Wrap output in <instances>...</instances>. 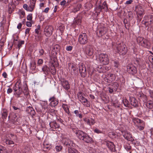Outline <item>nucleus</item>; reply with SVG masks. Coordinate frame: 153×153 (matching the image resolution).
Segmentation results:
<instances>
[{"instance_id": "obj_1", "label": "nucleus", "mask_w": 153, "mask_h": 153, "mask_svg": "<svg viewBox=\"0 0 153 153\" xmlns=\"http://www.w3.org/2000/svg\"><path fill=\"white\" fill-rule=\"evenodd\" d=\"M76 136L80 140L87 143H91L93 142L92 138L87 134L81 130H76L75 132Z\"/></svg>"}, {"instance_id": "obj_2", "label": "nucleus", "mask_w": 153, "mask_h": 153, "mask_svg": "<svg viewBox=\"0 0 153 153\" xmlns=\"http://www.w3.org/2000/svg\"><path fill=\"white\" fill-rule=\"evenodd\" d=\"M36 0H29L28 5L26 4H24L23 7L27 11L32 12L35 7Z\"/></svg>"}, {"instance_id": "obj_3", "label": "nucleus", "mask_w": 153, "mask_h": 153, "mask_svg": "<svg viewBox=\"0 0 153 153\" xmlns=\"http://www.w3.org/2000/svg\"><path fill=\"white\" fill-rule=\"evenodd\" d=\"M117 48L118 52L120 55H124L127 51L126 45L122 42L117 44Z\"/></svg>"}, {"instance_id": "obj_4", "label": "nucleus", "mask_w": 153, "mask_h": 153, "mask_svg": "<svg viewBox=\"0 0 153 153\" xmlns=\"http://www.w3.org/2000/svg\"><path fill=\"white\" fill-rule=\"evenodd\" d=\"M99 58L101 62L104 65H107L109 62L108 56L106 53H100L99 55Z\"/></svg>"}, {"instance_id": "obj_5", "label": "nucleus", "mask_w": 153, "mask_h": 153, "mask_svg": "<svg viewBox=\"0 0 153 153\" xmlns=\"http://www.w3.org/2000/svg\"><path fill=\"white\" fill-rule=\"evenodd\" d=\"M137 41L139 45L145 48H148L149 46V41L143 37H138L137 38Z\"/></svg>"}, {"instance_id": "obj_6", "label": "nucleus", "mask_w": 153, "mask_h": 153, "mask_svg": "<svg viewBox=\"0 0 153 153\" xmlns=\"http://www.w3.org/2000/svg\"><path fill=\"white\" fill-rule=\"evenodd\" d=\"M78 42L81 45H85L88 42L87 34L85 33L79 35L78 38Z\"/></svg>"}, {"instance_id": "obj_7", "label": "nucleus", "mask_w": 153, "mask_h": 153, "mask_svg": "<svg viewBox=\"0 0 153 153\" xmlns=\"http://www.w3.org/2000/svg\"><path fill=\"white\" fill-rule=\"evenodd\" d=\"M85 51L88 56H91L94 53V49L93 46L91 45H88L84 47Z\"/></svg>"}, {"instance_id": "obj_8", "label": "nucleus", "mask_w": 153, "mask_h": 153, "mask_svg": "<svg viewBox=\"0 0 153 153\" xmlns=\"http://www.w3.org/2000/svg\"><path fill=\"white\" fill-rule=\"evenodd\" d=\"M107 28L103 25L99 26L98 29L97 34L99 37L104 35L107 31Z\"/></svg>"}, {"instance_id": "obj_9", "label": "nucleus", "mask_w": 153, "mask_h": 153, "mask_svg": "<svg viewBox=\"0 0 153 153\" xmlns=\"http://www.w3.org/2000/svg\"><path fill=\"white\" fill-rule=\"evenodd\" d=\"M53 30V27L52 26H46L44 29V33L46 36L49 37L52 34Z\"/></svg>"}, {"instance_id": "obj_10", "label": "nucleus", "mask_w": 153, "mask_h": 153, "mask_svg": "<svg viewBox=\"0 0 153 153\" xmlns=\"http://www.w3.org/2000/svg\"><path fill=\"white\" fill-rule=\"evenodd\" d=\"M21 87V81L19 80L16 83L14 88V90L17 95H20L22 93V90Z\"/></svg>"}, {"instance_id": "obj_11", "label": "nucleus", "mask_w": 153, "mask_h": 153, "mask_svg": "<svg viewBox=\"0 0 153 153\" xmlns=\"http://www.w3.org/2000/svg\"><path fill=\"white\" fill-rule=\"evenodd\" d=\"M116 78V76L115 74H108L104 78L105 81L108 83H110L114 81Z\"/></svg>"}, {"instance_id": "obj_12", "label": "nucleus", "mask_w": 153, "mask_h": 153, "mask_svg": "<svg viewBox=\"0 0 153 153\" xmlns=\"http://www.w3.org/2000/svg\"><path fill=\"white\" fill-rule=\"evenodd\" d=\"M127 71L130 74H134L137 72V69L132 64H129L127 66Z\"/></svg>"}, {"instance_id": "obj_13", "label": "nucleus", "mask_w": 153, "mask_h": 153, "mask_svg": "<svg viewBox=\"0 0 153 153\" xmlns=\"http://www.w3.org/2000/svg\"><path fill=\"white\" fill-rule=\"evenodd\" d=\"M136 11L138 17L140 20L142 18L143 15L144 14V10L143 9L141 6H139L136 8Z\"/></svg>"}, {"instance_id": "obj_14", "label": "nucleus", "mask_w": 153, "mask_h": 153, "mask_svg": "<svg viewBox=\"0 0 153 153\" xmlns=\"http://www.w3.org/2000/svg\"><path fill=\"white\" fill-rule=\"evenodd\" d=\"M109 68L107 66L99 65L97 68V71L100 73H104L107 71L109 69Z\"/></svg>"}, {"instance_id": "obj_15", "label": "nucleus", "mask_w": 153, "mask_h": 153, "mask_svg": "<svg viewBox=\"0 0 153 153\" xmlns=\"http://www.w3.org/2000/svg\"><path fill=\"white\" fill-rule=\"evenodd\" d=\"M119 85L117 82H114L112 83L108 87V90L109 93H111L117 91L119 87Z\"/></svg>"}, {"instance_id": "obj_16", "label": "nucleus", "mask_w": 153, "mask_h": 153, "mask_svg": "<svg viewBox=\"0 0 153 153\" xmlns=\"http://www.w3.org/2000/svg\"><path fill=\"white\" fill-rule=\"evenodd\" d=\"M79 70L81 76L83 77H85L86 75V71L85 66L83 65H80L79 67Z\"/></svg>"}, {"instance_id": "obj_17", "label": "nucleus", "mask_w": 153, "mask_h": 153, "mask_svg": "<svg viewBox=\"0 0 153 153\" xmlns=\"http://www.w3.org/2000/svg\"><path fill=\"white\" fill-rule=\"evenodd\" d=\"M147 20L144 22L146 26H149L153 24V15H149L148 16Z\"/></svg>"}, {"instance_id": "obj_18", "label": "nucleus", "mask_w": 153, "mask_h": 153, "mask_svg": "<svg viewBox=\"0 0 153 153\" xmlns=\"http://www.w3.org/2000/svg\"><path fill=\"white\" fill-rule=\"evenodd\" d=\"M64 145L67 146L69 149H72V147H73L74 145L72 141L67 139H64Z\"/></svg>"}, {"instance_id": "obj_19", "label": "nucleus", "mask_w": 153, "mask_h": 153, "mask_svg": "<svg viewBox=\"0 0 153 153\" xmlns=\"http://www.w3.org/2000/svg\"><path fill=\"white\" fill-rule=\"evenodd\" d=\"M61 84L65 90H68L69 89L70 85L67 81L63 79H62L61 81Z\"/></svg>"}, {"instance_id": "obj_20", "label": "nucleus", "mask_w": 153, "mask_h": 153, "mask_svg": "<svg viewBox=\"0 0 153 153\" xmlns=\"http://www.w3.org/2000/svg\"><path fill=\"white\" fill-rule=\"evenodd\" d=\"M106 145L108 149L112 152H114L116 151L115 146L113 142H107Z\"/></svg>"}, {"instance_id": "obj_21", "label": "nucleus", "mask_w": 153, "mask_h": 153, "mask_svg": "<svg viewBox=\"0 0 153 153\" xmlns=\"http://www.w3.org/2000/svg\"><path fill=\"white\" fill-rule=\"evenodd\" d=\"M123 136L128 140L132 142L134 140L131 135L129 132H125L124 134H123Z\"/></svg>"}, {"instance_id": "obj_22", "label": "nucleus", "mask_w": 153, "mask_h": 153, "mask_svg": "<svg viewBox=\"0 0 153 153\" xmlns=\"http://www.w3.org/2000/svg\"><path fill=\"white\" fill-rule=\"evenodd\" d=\"M49 100L50 102L51 105L52 106H55L58 103V100L53 96L50 98Z\"/></svg>"}, {"instance_id": "obj_23", "label": "nucleus", "mask_w": 153, "mask_h": 153, "mask_svg": "<svg viewBox=\"0 0 153 153\" xmlns=\"http://www.w3.org/2000/svg\"><path fill=\"white\" fill-rule=\"evenodd\" d=\"M131 105L135 107H137L138 105V102L135 98L133 96L129 97Z\"/></svg>"}, {"instance_id": "obj_24", "label": "nucleus", "mask_w": 153, "mask_h": 153, "mask_svg": "<svg viewBox=\"0 0 153 153\" xmlns=\"http://www.w3.org/2000/svg\"><path fill=\"white\" fill-rule=\"evenodd\" d=\"M50 127L53 129L58 128L60 126L55 121H51L49 123Z\"/></svg>"}, {"instance_id": "obj_25", "label": "nucleus", "mask_w": 153, "mask_h": 153, "mask_svg": "<svg viewBox=\"0 0 153 153\" xmlns=\"http://www.w3.org/2000/svg\"><path fill=\"white\" fill-rule=\"evenodd\" d=\"M111 102L114 106L115 107H119L118 101L116 100V98L115 96H111Z\"/></svg>"}, {"instance_id": "obj_26", "label": "nucleus", "mask_w": 153, "mask_h": 153, "mask_svg": "<svg viewBox=\"0 0 153 153\" xmlns=\"http://www.w3.org/2000/svg\"><path fill=\"white\" fill-rule=\"evenodd\" d=\"M68 68L69 70H71V72L72 71H76L77 69L76 65L73 63H71L68 64Z\"/></svg>"}, {"instance_id": "obj_27", "label": "nucleus", "mask_w": 153, "mask_h": 153, "mask_svg": "<svg viewBox=\"0 0 153 153\" xmlns=\"http://www.w3.org/2000/svg\"><path fill=\"white\" fill-rule=\"evenodd\" d=\"M4 142L6 144L9 145L11 147L13 146L16 145V144L14 145V142L13 140L4 139Z\"/></svg>"}, {"instance_id": "obj_28", "label": "nucleus", "mask_w": 153, "mask_h": 153, "mask_svg": "<svg viewBox=\"0 0 153 153\" xmlns=\"http://www.w3.org/2000/svg\"><path fill=\"white\" fill-rule=\"evenodd\" d=\"M42 70L45 74H48L50 71V68L46 65H45L43 67Z\"/></svg>"}, {"instance_id": "obj_29", "label": "nucleus", "mask_w": 153, "mask_h": 153, "mask_svg": "<svg viewBox=\"0 0 153 153\" xmlns=\"http://www.w3.org/2000/svg\"><path fill=\"white\" fill-rule=\"evenodd\" d=\"M100 97L101 99L105 103H107L109 101V98L108 96H100Z\"/></svg>"}, {"instance_id": "obj_30", "label": "nucleus", "mask_w": 153, "mask_h": 153, "mask_svg": "<svg viewBox=\"0 0 153 153\" xmlns=\"http://www.w3.org/2000/svg\"><path fill=\"white\" fill-rule=\"evenodd\" d=\"M7 111L6 109H4L2 111V117L3 119H5L7 117Z\"/></svg>"}, {"instance_id": "obj_31", "label": "nucleus", "mask_w": 153, "mask_h": 153, "mask_svg": "<svg viewBox=\"0 0 153 153\" xmlns=\"http://www.w3.org/2000/svg\"><path fill=\"white\" fill-rule=\"evenodd\" d=\"M14 136V135L13 134L10 133L8 134H6V138L5 139L13 140V139Z\"/></svg>"}, {"instance_id": "obj_32", "label": "nucleus", "mask_w": 153, "mask_h": 153, "mask_svg": "<svg viewBox=\"0 0 153 153\" xmlns=\"http://www.w3.org/2000/svg\"><path fill=\"white\" fill-rule=\"evenodd\" d=\"M101 9H104L105 11H107L108 10V7L105 1H104L102 3V6H101Z\"/></svg>"}, {"instance_id": "obj_33", "label": "nucleus", "mask_w": 153, "mask_h": 153, "mask_svg": "<svg viewBox=\"0 0 153 153\" xmlns=\"http://www.w3.org/2000/svg\"><path fill=\"white\" fill-rule=\"evenodd\" d=\"M80 101L83 104H85L86 102H87V100L86 99L83 97V96H80Z\"/></svg>"}, {"instance_id": "obj_34", "label": "nucleus", "mask_w": 153, "mask_h": 153, "mask_svg": "<svg viewBox=\"0 0 153 153\" xmlns=\"http://www.w3.org/2000/svg\"><path fill=\"white\" fill-rule=\"evenodd\" d=\"M123 102L126 107H128L129 102L125 98L123 99Z\"/></svg>"}, {"instance_id": "obj_35", "label": "nucleus", "mask_w": 153, "mask_h": 153, "mask_svg": "<svg viewBox=\"0 0 153 153\" xmlns=\"http://www.w3.org/2000/svg\"><path fill=\"white\" fill-rule=\"evenodd\" d=\"M102 10L101 6L100 5H99L98 7H97L95 9L97 15L99 13H100V12Z\"/></svg>"}, {"instance_id": "obj_36", "label": "nucleus", "mask_w": 153, "mask_h": 153, "mask_svg": "<svg viewBox=\"0 0 153 153\" xmlns=\"http://www.w3.org/2000/svg\"><path fill=\"white\" fill-rule=\"evenodd\" d=\"M74 112V113L76 114V116L79 117L80 119L82 118V115L81 113H79V112L78 110H75Z\"/></svg>"}, {"instance_id": "obj_37", "label": "nucleus", "mask_w": 153, "mask_h": 153, "mask_svg": "<svg viewBox=\"0 0 153 153\" xmlns=\"http://www.w3.org/2000/svg\"><path fill=\"white\" fill-rule=\"evenodd\" d=\"M68 153H79V152L74 149H68Z\"/></svg>"}, {"instance_id": "obj_38", "label": "nucleus", "mask_w": 153, "mask_h": 153, "mask_svg": "<svg viewBox=\"0 0 153 153\" xmlns=\"http://www.w3.org/2000/svg\"><path fill=\"white\" fill-rule=\"evenodd\" d=\"M42 108L43 107L42 105L41 104H39L36 106V108L37 111L40 112L41 111Z\"/></svg>"}, {"instance_id": "obj_39", "label": "nucleus", "mask_w": 153, "mask_h": 153, "mask_svg": "<svg viewBox=\"0 0 153 153\" xmlns=\"http://www.w3.org/2000/svg\"><path fill=\"white\" fill-rule=\"evenodd\" d=\"M55 149L57 152H59L62 150V147L61 145H58L56 146Z\"/></svg>"}, {"instance_id": "obj_40", "label": "nucleus", "mask_w": 153, "mask_h": 153, "mask_svg": "<svg viewBox=\"0 0 153 153\" xmlns=\"http://www.w3.org/2000/svg\"><path fill=\"white\" fill-rule=\"evenodd\" d=\"M128 16L130 19H132L134 17L133 13L130 11L128 12Z\"/></svg>"}, {"instance_id": "obj_41", "label": "nucleus", "mask_w": 153, "mask_h": 153, "mask_svg": "<svg viewBox=\"0 0 153 153\" xmlns=\"http://www.w3.org/2000/svg\"><path fill=\"white\" fill-rule=\"evenodd\" d=\"M43 147L44 149L47 150H49L51 147V145L45 143L43 144Z\"/></svg>"}, {"instance_id": "obj_42", "label": "nucleus", "mask_w": 153, "mask_h": 153, "mask_svg": "<svg viewBox=\"0 0 153 153\" xmlns=\"http://www.w3.org/2000/svg\"><path fill=\"white\" fill-rule=\"evenodd\" d=\"M25 43L24 41H21L18 42L17 44V46L19 49L22 47V45L24 44Z\"/></svg>"}, {"instance_id": "obj_43", "label": "nucleus", "mask_w": 153, "mask_h": 153, "mask_svg": "<svg viewBox=\"0 0 153 153\" xmlns=\"http://www.w3.org/2000/svg\"><path fill=\"white\" fill-rule=\"evenodd\" d=\"M33 110V109L32 107L29 106L26 109V111L28 113H29L30 114V112Z\"/></svg>"}, {"instance_id": "obj_44", "label": "nucleus", "mask_w": 153, "mask_h": 153, "mask_svg": "<svg viewBox=\"0 0 153 153\" xmlns=\"http://www.w3.org/2000/svg\"><path fill=\"white\" fill-rule=\"evenodd\" d=\"M65 29L64 26L63 25L60 26L58 27V30H59L61 33L63 32Z\"/></svg>"}, {"instance_id": "obj_45", "label": "nucleus", "mask_w": 153, "mask_h": 153, "mask_svg": "<svg viewBox=\"0 0 153 153\" xmlns=\"http://www.w3.org/2000/svg\"><path fill=\"white\" fill-rule=\"evenodd\" d=\"M45 51L43 49H41L39 50V54L40 56H42L44 54Z\"/></svg>"}, {"instance_id": "obj_46", "label": "nucleus", "mask_w": 153, "mask_h": 153, "mask_svg": "<svg viewBox=\"0 0 153 153\" xmlns=\"http://www.w3.org/2000/svg\"><path fill=\"white\" fill-rule=\"evenodd\" d=\"M51 71L53 75H54L56 73V71L55 67L53 66L51 68Z\"/></svg>"}, {"instance_id": "obj_47", "label": "nucleus", "mask_w": 153, "mask_h": 153, "mask_svg": "<svg viewBox=\"0 0 153 153\" xmlns=\"http://www.w3.org/2000/svg\"><path fill=\"white\" fill-rule=\"evenodd\" d=\"M63 108L65 112L68 114H69V108L67 107V106L66 105H64L63 107Z\"/></svg>"}, {"instance_id": "obj_48", "label": "nucleus", "mask_w": 153, "mask_h": 153, "mask_svg": "<svg viewBox=\"0 0 153 153\" xmlns=\"http://www.w3.org/2000/svg\"><path fill=\"white\" fill-rule=\"evenodd\" d=\"M74 22L76 24H79L81 22V20L78 18H76L75 19Z\"/></svg>"}, {"instance_id": "obj_49", "label": "nucleus", "mask_w": 153, "mask_h": 153, "mask_svg": "<svg viewBox=\"0 0 153 153\" xmlns=\"http://www.w3.org/2000/svg\"><path fill=\"white\" fill-rule=\"evenodd\" d=\"M35 39L36 41H38L42 40V37L40 36L37 35V36H35Z\"/></svg>"}, {"instance_id": "obj_50", "label": "nucleus", "mask_w": 153, "mask_h": 153, "mask_svg": "<svg viewBox=\"0 0 153 153\" xmlns=\"http://www.w3.org/2000/svg\"><path fill=\"white\" fill-rule=\"evenodd\" d=\"M81 6L82 5L81 4H78L77 5V7L74 9V10H75V11H77L79 10Z\"/></svg>"}, {"instance_id": "obj_51", "label": "nucleus", "mask_w": 153, "mask_h": 153, "mask_svg": "<svg viewBox=\"0 0 153 153\" xmlns=\"http://www.w3.org/2000/svg\"><path fill=\"white\" fill-rule=\"evenodd\" d=\"M112 64L116 68H118L119 65L118 62L116 61H114Z\"/></svg>"}, {"instance_id": "obj_52", "label": "nucleus", "mask_w": 153, "mask_h": 153, "mask_svg": "<svg viewBox=\"0 0 153 153\" xmlns=\"http://www.w3.org/2000/svg\"><path fill=\"white\" fill-rule=\"evenodd\" d=\"M85 7H87V9L88 10L92 7V5L91 3H88L85 6Z\"/></svg>"}, {"instance_id": "obj_53", "label": "nucleus", "mask_w": 153, "mask_h": 153, "mask_svg": "<svg viewBox=\"0 0 153 153\" xmlns=\"http://www.w3.org/2000/svg\"><path fill=\"white\" fill-rule=\"evenodd\" d=\"M36 65L35 64V63L30 64V68L32 70H35L36 68Z\"/></svg>"}, {"instance_id": "obj_54", "label": "nucleus", "mask_w": 153, "mask_h": 153, "mask_svg": "<svg viewBox=\"0 0 153 153\" xmlns=\"http://www.w3.org/2000/svg\"><path fill=\"white\" fill-rule=\"evenodd\" d=\"M32 14H29L27 16V19L28 20L30 21L32 19Z\"/></svg>"}, {"instance_id": "obj_55", "label": "nucleus", "mask_w": 153, "mask_h": 153, "mask_svg": "<svg viewBox=\"0 0 153 153\" xmlns=\"http://www.w3.org/2000/svg\"><path fill=\"white\" fill-rule=\"evenodd\" d=\"M94 132L97 133V134L102 133V131L100 130L97 128H96L94 130Z\"/></svg>"}, {"instance_id": "obj_56", "label": "nucleus", "mask_w": 153, "mask_h": 153, "mask_svg": "<svg viewBox=\"0 0 153 153\" xmlns=\"http://www.w3.org/2000/svg\"><path fill=\"white\" fill-rule=\"evenodd\" d=\"M43 62V60L42 59H39L38 61L37 64L39 65H40L42 64Z\"/></svg>"}, {"instance_id": "obj_57", "label": "nucleus", "mask_w": 153, "mask_h": 153, "mask_svg": "<svg viewBox=\"0 0 153 153\" xmlns=\"http://www.w3.org/2000/svg\"><path fill=\"white\" fill-rule=\"evenodd\" d=\"M147 106L149 108H153V106L152 104L150 103H148L147 104Z\"/></svg>"}, {"instance_id": "obj_58", "label": "nucleus", "mask_w": 153, "mask_h": 153, "mask_svg": "<svg viewBox=\"0 0 153 153\" xmlns=\"http://www.w3.org/2000/svg\"><path fill=\"white\" fill-rule=\"evenodd\" d=\"M66 1L65 0H63L60 2V5L64 6L66 3Z\"/></svg>"}, {"instance_id": "obj_59", "label": "nucleus", "mask_w": 153, "mask_h": 153, "mask_svg": "<svg viewBox=\"0 0 153 153\" xmlns=\"http://www.w3.org/2000/svg\"><path fill=\"white\" fill-rule=\"evenodd\" d=\"M95 123L94 120L93 119L90 120V126L93 125Z\"/></svg>"}, {"instance_id": "obj_60", "label": "nucleus", "mask_w": 153, "mask_h": 153, "mask_svg": "<svg viewBox=\"0 0 153 153\" xmlns=\"http://www.w3.org/2000/svg\"><path fill=\"white\" fill-rule=\"evenodd\" d=\"M72 47L71 46H69L67 47L66 49L68 51H70L72 50Z\"/></svg>"}, {"instance_id": "obj_61", "label": "nucleus", "mask_w": 153, "mask_h": 153, "mask_svg": "<svg viewBox=\"0 0 153 153\" xmlns=\"http://www.w3.org/2000/svg\"><path fill=\"white\" fill-rule=\"evenodd\" d=\"M30 28H27L26 29L25 32V33L26 34H27L29 33L30 31Z\"/></svg>"}, {"instance_id": "obj_62", "label": "nucleus", "mask_w": 153, "mask_h": 153, "mask_svg": "<svg viewBox=\"0 0 153 153\" xmlns=\"http://www.w3.org/2000/svg\"><path fill=\"white\" fill-rule=\"evenodd\" d=\"M12 91V89L11 88H9L7 90V93L9 94L11 93Z\"/></svg>"}, {"instance_id": "obj_63", "label": "nucleus", "mask_w": 153, "mask_h": 153, "mask_svg": "<svg viewBox=\"0 0 153 153\" xmlns=\"http://www.w3.org/2000/svg\"><path fill=\"white\" fill-rule=\"evenodd\" d=\"M26 25L27 27H31L32 24L31 22H27L26 23Z\"/></svg>"}, {"instance_id": "obj_64", "label": "nucleus", "mask_w": 153, "mask_h": 153, "mask_svg": "<svg viewBox=\"0 0 153 153\" xmlns=\"http://www.w3.org/2000/svg\"><path fill=\"white\" fill-rule=\"evenodd\" d=\"M132 2V0H129L127 1L126 2V4H131Z\"/></svg>"}]
</instances>
